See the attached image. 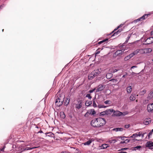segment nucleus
Wrapping results in <instances>:
<instances>
[{
    "label": "nucleus",
    "mask_w": 153,
    "mask_h": 153,
    "mask_svg": "<svg viewBox=\"0 0 153 153\" xmlns=\"http://www.w3.org/2000/svg\"><path fill=\"white\" fill-rule=\"evenodd\" d=\"M113 76V74L111 73H108L106 76V78L108 79H110Z\"/></svg>",
    "instance_id": "obj_23"
},
{
    "label": "nucleus",
    "mask_w": 153,
    "mask_h": 153,
    "mask_svg": "<svg viewBox=\"0 0 153 153\" xmlns=\"http://www.w3.org/2000/svg\"><path fill=\"white\" fill-rule=\"evenodd\" d=\"M131 35L130 34H128V36L127 37V38L126 39V41H125V42H124V43L126 44L128 42V41L131 37Z\"/></svg>",
    "instance_id": "obj_37"
},
{
    "label": "nucleus",
    "mask_w": 153,
    "mask_h": 153,
    "mask_svg": "<svg viewBox=\"0 0 153 153\" xmlns=\"http://www.w3.org/2000/svg\"><path fill=\"white\" fill-rule=\"evenodd\" d=\"M89 111L91 112L90 114L94 115L96 114V111L94 109H91L88 110Z\"/></svg>",
    "instance_id": "obj_25"
},
{
    "label": "nucleus",
    "mask_w": 153,
    "mask_h": 153,
    "mask_svg": "<svg viewBox=\"0 0 153 153\" xmlns=\"http://www.w3.org/2000/svg\"><path fill=\"white\" fill-rule=\"evenodd\" d=\"M148 97L151 98L153 97V90L149 94Z\"/></svg>",
    "instance_id": "obj_34"
},
{
    "label": "nucleus",
    "mask_w": 153,
    "mask_h": 153,
    "mask_svg": "<svg viewBox=\"0 0 153 153\" xmlns=\"http://www.w3.org/2000/svg\"><path fill=\"white\" fill-rule=\"evenodd\" d=\"M147 110L149 112H153V103L149 104L147 105Z\"/></svg>",
    "instance_id": "obj_4"
},
{
    "label": "nucleus",
    "mask_w": 153,
    "mask_h": 153,
    "mask_svg": "<svg viewBox=\"0 0 153 153\" xmlns=\"http://www.w3.org/2000/svg\"><path fill=\"white\" fill-rule=\"evenodd\" d=\"M91 114V112L89 111L88 110L87 112L85 114L84 117H88L90 114Z\"/></svg>",
    "instance_id": "obj_29"
},
{
    "label": "nucleus",
    "mask_w": 153,
    "mask_h": 153,
    "mask_svg": "<svg viewBox=\"0 0 153 153\" xmlns=\"http://www.w3.org/2000/svg\"><path fill=\"white\" fill-rule=\"evenodd\" d=\"M130 141V140L129 139H126L125 140V142H126V143H129Z\"/></svg>",
    "instance_id": "obj_55"
},
{
    "label": "nucleus",
    "mask_w": 153,
    "mask_h": 153,
    "mask_svg": "<svg viewBox=\"0 0 153 153\" xmlns=\"http://www.w3.org/2000/svg\"><path fill=\"white\" fill-rule=\"evenodd\" d=\"M82 100H80L78 101V104L75 105V108L78 109L81 108L82 106Z\"/></svg>",
    "instance_id": "obj_7"
},
{
    "label": "nucleus",
    "mask_w": 153,
    "mask_h": 153,
    "mask_svg": "<svg viewBox=\"0 0 153 153\" xmlns=\"http://www.w3.org/2000/svg\"><path fill=\"white\" fill-rule=\"evenodd\" d=\"M139 73H137V74H136V73H134V72H132L131 73V74L132 75H134V74H139Z\"/></svg>",
    "instance_id": "obj_61"
},
{
    "label": "nucleus",
    "mask_w": 153,
    "mask_h": 153,
    "mask_svg": "<svg viewBox=\"0 0 153 153\" xmlns=\"http://www.w3.org/2000/svg\"><path fill=\"white\" fill-rule=\"evenodd\" d=\"M128 149V148H122L121 149H120L119 150H118V151H124V150H127V149Z\"/></svg>",
    "instance_id": "obj_42"
},
{
    "label": "nucleus",
    "mask_w": 153,
    "mask_h": 153,
    "mask_svg": "<svg viewBox=\"0 0 153 153\" xmlns=\"http://www.w3.org/2000/svg\"><path fill=\"white\" fill-rule=\"evenodd\" d=\"M115 137L118 138H121L122 140H124V138H127L128 137H126V136L122 137L121 136H118L117 137Z\"/></svg>",
    "instance_id": "obj_31"
},
{
    "label": "nucleus",
    "mask_w": 153,
    "mask_h": 153,
    "mask_svg": "<svg viewBox=\"0 0 153 153\" xmlns=\"http://www.w3.org/2000/svg\"><path fill=\"white\" fill-rule=\"evenodd\" d=\"M4 6V5H1L0 6V9H2V7H3Z\"/></svg>",
    "instance_id": "obj_63"
},
{
    "label": "nucleus",
    "mask_w": 153,
    "mask_h": 153,
    "mask_svg": "<svg viewBox=\"0 0 153 153\" xmlns=\"http://www.w3.org/2000/svg\"><path fill=\"white\" fill-rule=\"evenodd\" d=\"M140 50L137 49L134 51L133 53L134 54V55L137 54L138 53H139Z\"/></svg>",
    "instance_id": "obj_35"
},
{
    "label": "nucleus",
    "mask_w": 153,
    "mask_h": 153,
    "mask_svg": "<svg viewBox=\"0 0 153 153\" xmlns=\"http://www.w3.org/2000/svg\"><path fill=\"white\" fill-rule=\"evenodd\" d=\"M100 48H99L97 51V52L96 53H95V55H97V54H99L100 52V51H98V50H100Z\"/></svg>",
    "instance_id": "obj_47"
},
{
    "label": "nucleus",
    "mask_w": 153,
    "mask_h": 153,
    "mask_svg": "<svg viewBox=\"0 0 153 153\" xmlns=\"http://www.w3.org/2000/svg\"><path fill=\"white\" fill-rule=\"evenodd\" d=\"M126 143V142H125V140L123 141H121L120 142V144H123V143Z\"/></svg>",
    "instance_id": "obj_57"
},
{
    "label": "nucleus",
    "mask_w": 153,
    "mask_h": 153,
    "mask_svg": "<svg viewBox=\"0 0 153 153\" xmlns=\"http://www.w3.org/2000/svg\"><path fill=\"white\" fill-rule=\"evenodd\" d=\"M120 51H121L122 52V54L124 52V51L125 49H122L121 50H120Z\"/></svg>",
    "instance_id": "obj_56"
},
{
    "label": "nucleus",
    "mask_w": 153,
    "mask_h": 153,
    "mask_svg": "<svg viewBox=\"0 0 153 153\" xmlns=\"http://www.w3.org/2000/svg\"><path fill=\"white\" fill-rule=\"evenodd\" d=\"M123 128H114L113 129V130H114V131H123Z\"/></svg>",
    "instance_id": "obj_24"
},
{
    "label": "nucleus",
    "mask_w": 153,
    "mask_h": 153,
    "mask_svg": "<svg viewBox=\"0 0 153 153\" xmlns=\"http://www.w3.org/2000/svg\"><path fill=\"white\" fill-rule=\"evenodd\" d=\"M122 55V52L120 51V50L117 51L114 54L113 57H115L117 56H120Z\"/></svg>",
    "instance_id": "obj_8"
},
{
    "label": "nucleus",
    "mask_w": 153,
    "mask_h": 153,
    "mask_svg": "<svg viewBox=\"0 0 153 153\" xmlns=\"http://www.w3.org/2000/svg\"><path fill=\"white\" fill-rule=\"evenodd\" d=\"M114 110L113 109H111L107 110L105 111L106 115H110L113 112Z\"/></svg>",
    "instance_id": "obj_12"
},
{
    "label": "nucleus",
    "mask_w": 153,
    "mask_h": 153,
    "mask_svg": "<svg viewBox=\"0 0 153 153\" xmlns=\"http://www.w3.org/2000/svg\"><path fill=\"white\" fill-rule=\"evenodd\" d=\"M92 71L91 73L88 76V79L89 80H91L93 79L95 77L94 74Z\"/></svg>",
    "instance_id": "obj_11"
},
{
    "label": "nucleus",
    "mask_w": 153,
    "mask_h": 153,
    "mask_svg": "<svg viewBox=\"0 0 153 153\" xmlns=\"http://www.w3.org/2000/svg\"><path fill=\"white\" fill-rule=\"evenodd\" d=\"M135 21L136 22H137V21H142V20L140 17L138 19H137Z\"/></svg>",
    "instance_id": "obj_51"
},
{
    "label": "nucleus",
    "mask_w": 153,
    "mask_h": 153,
    "mask_svg": "<svg viewBox=\"0 0 153 153\" xmlns=\"http://www.w3.org/2000/svg\"><path fill=\"white\" fill-rule=\"evenodd\" d=\"M95 90V88L93 89H92V90H90V91H88V92L89 93H92L93 92L94 90Z\"/></svg>",
    "instance_id": "obj_46"
},
{
    "label": "nucleus",
    "mask_w": 153,
    "mask_h": 153,
    "mask_svg": "<svg viewBox=\"0 0 153 153\" xmlns=\"http://www.w3.org/2000/svg\"><path fill=\"white\" fill-rule=\"evenodd\" d=\"M130 59V57L128 55L127 56H126L124 59L125 61H127Z\"/></svg>",
    "instance_id": "obj_38"
},
{
    "label": "nucleus",
    "mask_w": 153,
    "mask_h": 153,
    "mask_svg": "<svg viewBox=\"0 0 153 153\" xmlns=\"http://www.w3.org/2000/svg\"><path fill=\"white\" fill-rule=\"evenodd\" d=\"M146 134V133H144L143 134H142V135H141V136H142V137H144V135Z\"/></svg>",
    "instance_id": "obj_60"
},
{
    "label": "nucleus",
    "mask_w": 153,
    "mask_h": 153,
    "mask_svg": "<svg viewBox=\"0 0 153 153\" xmlns=\"http://www.w3.org/2000/svg\"><path fill=\"white\" fill-rule=\"evenodd\" d=\"M152 133L150 131V132L148 134V137L149 138H150V136L151 135H152Z\"/></svg>",
    "instance_id": "obj_48"
},
{
    "label": "nucleus",
    "mask_w": 153,
    "mask_h": 153,
    "mask_svg": "<svg viewBox=\"0 0 153 153\" xmlns=\"http://www.w3.org/2000/svg\"><path fill=\"white\" fill-rule=\"evenodd\" d=\"M108 39H109L108 38H106L104 40H103L101 41H100L97 44H96V45H100V44H102L104 42H107L108 40Z\"/></svg>",
    "instance_id": "obj_17"
},
{
    "label": "nucleus",
    "mask_w": 153,
    "mask_h": 153,
    "mask_svg": "<svg viewBox=\"0 0 153 153\" xmlns=\"http://www.w3.org/2000/svg\"><path fill=\"white\" fill-rule=\"evenodd\" d=\"M123 29H119L117 31L120 33L123 30Z\"/></svg>",
    "instance_id": "obj_53"
},
{
    "label": "nucleus",
    "mask_w": 153,
    "mask_h": 153,
    "mask_svg": "<svg viewBox=\"0 0 153 153\" xmlns=\"http://www.w3.org/2000/svg\"><path fill=\"white\" fill-rule=\"evenodd\" d=\"M142 135V132L140 131L139 132H137L136 133L132 135L131 136L130 138H133V137H136L139 136L140 137Z\"/></svg>",
    "instance_id": "obj_9"
},
{
    "label": "nucleus",
    "mask_w": 153,
    "mask_h": 153,
    "mask_svg": "<svg viewBox=\"0 0 153 153\" xmlns=\"http://www.w3.org/2000/svg\"><path fill=\"white\" fill-rule=\"evenodd\" d=\"M92 72L94 73L95 77L98 75L100 73L98 70H94Z\"/></svg>",
    "instance_id": "obj_16"
},
{
    "label": "nucleus",
    "mask_w": 153,
    "mask_h": 153,
    "mask_svg": "<svg viewBox=\"0 0 153 153\" xmlns=\"http://www.w3.org/2000/svg\"><path fill=\"white\" fill-rule=\"evenodd\" d=\"M117 30H118V29L116 27V28L114 30H113L111 33H110L109 34V35H111V34H112V33H113L114 32H115V31H116Z\"/></svg>",
    "instance_id": "obj_49"
},
{
    "label": "nucleus",
    "mask_w": 153,
    "mask_h": 153,
    "mask_svg": "<svg viewBox=\"0 0 153 153\" xmlns=\"http://www.w3.org/2000/svg\"><path fill=\"white\" fill-rule=\"evenodd\" d=\"M110 101L109 100H107L106 101L104 102V103L106 104H109V102Z\"/></svg>",
    "instance_id": "obj_52"
},
{
    "label": "nucleus",
    "mask_w": 153,
    "mask_h": 153,
    "mask_svg": "<svg viewBox=\"0 0 153 153\" xmlns=\"http://www.w3.org/2000/svg\"><path fill=\"white\" fill-rule=\"evenodd\" d=\"M118 71V70L117 69H115L113 71V72L114 73H115V72H117Z\"/></svg>",
    "instance_id": "obj_59"
},
{
    "label": "nucleus",
    "mask_w": 153,
    "mask_h": 153,
    "mask_svg": "<svg viewBox=\"0 0 153 153\" xmlns=\"http://www.w3.org/2000/svg\"><path fill=\"white\" fill-rule=\"evenodd\" d=\"M126 43H124L122 44V45H121L120 44L118 45L119 47L120 48H124V47L125 46L124 44H125Z\"/></svg>",
    "instance_id": "obj_41"
},
{
    "label": "nucleus",
    "mask_w": 153,
    "mask_h": 153,
    "mask_svg": "<svg viewBox=\"0 0 153 153\" xmlns=\"http://www.w3.org/2000/svg\"><path fill=\"white\" fill-rule=\"evenodd\" d=\"M70 101V99L68 98H66V100L64 102V105H68Z\"/></svg>",
    "instance_id": "obj_22"
},
{
    "label": "nucleus",
    "mask_w": 153,
    "mask_h": 153,
    "mask_svg": "<svg viewBox=\"0 0 153 153\" xmlns=\"http://www.w3.org/2000/svg\"><path fill=\"white\" fill-rule=\"evenodd\" d=\"M105 88V87L103 85L101 84L99 85L98 86V88L97 89L96 92H98L103 90Z\"/></svg>",
    "instance_id": "obj_5"
},
{
    "label": "nucleus",
    "mask_w": 153,
    "mask_h": 153,
    "mask_svg": "<svg viewBox=\"0 0 153 153\" xmlns=\"http://www.w3.org/2000/svg\"><path fill=\"white\" fill-rule=\"evenodd\" d=\"M60 117L62 119H64L65 117V115L63 112H61L60 113Z\"/></svg>",
    "instance_id": "obj_26"
},
{
    "label": "nucleus",
    "mask_w": 153,
    "mask_h": 153,
    "mask_svg": "<svg viewBox=\"0 0 153 153\" xmlns=\"http://www.w3.org/2000/svg\"><path fill=\"white\" fill-rule=\"evenodd\" d=\"M91 142L92 140H89L87 141V142L84 143V144L85 145H89L91 143Z\"/></svg>",
    "instance_id": "obj_33"
},
{
    "label": "nucleus",
    "mask_w": 153,
    "mask_h": 153,
    "mask_svg": "<svg viewBox=\"0 0 153 153\" xmlns=\"http://www.w3.org/2000/svg\"><path fill=\"white\" fill-rule=\"evenodd\" d=\"M92 104V101L87 100L85 102V105L87 106H89Z\"/></svg>",
    "instance_id": "obj_21"
},
{
    "label": "nucleus",
    "mask_w": 153,
    "mask_h": 153,
    "mask_svg": "<svg viewBox=\"0 0 153 153\" xmlns=\"http://www.w3.org/2000/svg\"><path fill=\"white\" fill-rule=\"evenodd\" d=\"M146 92V90L145 89H144L143 90L140 91V94L141 95H143Z\"/></svg>",
    "instance_id": "obj_27"
},
{
    "label": "nucleus",
    "mask_w": 153,
    "mask_h": 153,
    "mask_svg": "<svg viewBox=\"0 0 153 153\" xmlns=\"http://www.w3.org/2000/svg\"><path fill=\"white\" fill-rule=\"evenodd\" d=\"M113 33V34H112L111 37H112L113 36H117L120 33L117 31H115V32H114Z\"/></svg>",
    "instance_id": "obj_32"
},
{
    "label": "nucleus",
    "mask_w": 153,
    "mask_h": 153,
    "mask_svg": "<svg viewBox=\"0 0 153 153\" xmlns=\"http://www.w3.org/2000/svg\"><path fill=\"white\" fill-rule=\"evenodd\" d=\"M33 148H30L29 147H27L25 149H24V148L21 149H20L21 150L20 151V152H19V153L22 152L24 151H25V150H28L32 149Z\"/></svg>",
    "instance_id": "obj_20"
},
{
    "label": "nucleus",
    "mask_w": 153,
    "mask_h": 153,
    "mask_svg": "<svg viewBox=\"0 0 153 153\" xmlns=\"http://www.w3.org/2000/svg\"><path fill=\"white\" fill-rule=\"evenodd\" d=\"M146 42V44L143 43V45H149L153 43V37H149L147 38L145 41Z\"/></svg>",
    "instance_id": "obj_3"
},
{
    "label": "nucleus",
    "mask_w": 153,
    "mask_h": 153,
    "mask_svg": "<svg viewBox=\"0 0 153 153\" xmlns=\"http://www.w3.org/2000/svg\"><path fill=\"white\" fill-rule=\"evenodd\" d=\"M150 14H145L144 16H145V19H146L147 17L150 15Z\"/></svg>",
    "instance_id": "obj_44"
},
{
    "label": "nucleus",
    "mask_w": 153,
    "mask_h": 153,
    "mask_svg": "<svg viewBox=\"0 0 153 153\" xmlns=\"http://www.w3.org/2000/svg\"><path fill=\"white\" fill-rule=\"evenodd\" d=\"M64 99V97L63 98L61 96H59V97L57 96L56 97V99L55 101L56 105L58 107H59L62 105L63 102V99Z\"/></svg>",
    "instance_id": "obj_2"
},
{
    "label": "nucleus",
    "mask_w": 153,
    "mask_h": 153,
    "mask_svg": "<svg viewBox=\"0 0 153 153\" xmlns=\"http://www.w3.org/2000/svg\"><path fill=\"white\" fill-rule=\"evenodd\" d=\"M96 99V97H95L94 99L93 100V106L94 107H97V105L95 101V99Z\"/></svg>",
    "instance_id": "obj_30"
},
{
    "label": "nucleus",
    "mask_w": 153,
    "mask_h": 153,
    "mask_svg": "<svg viewBox=\"0 0 153 153\" xmlns=\"http://www.w3.org/2000/svg\"><path fill=\"white\" fill-rule=\"evenodd\" d=\"M86 97H88V99H91L92 98L90 94H88L86 96Z\"/></svg>",
    "instance_id": "obj_39"
},
{
    "label": "nucleus",
    "mask_w": 153,
    "mask_h": 153,
    "mask_svg": "<svg viewBox=\"0 0 153 153\" xmlns=\"http://www.w3.org/2000/svg\"><path fill=\"white\" fill-rule=\"evenodd\" d=\"M117 140L115 139H113V140H110L108 142L109 143L111 144V143H114L115 142H116Z\"/></svg>",
    "instance_id": "obj_28"
},
{
    "label": "nucleus",
    "mask_w": 153,
    "mask_h": 153,
    "mask_svg": "<svg viewBox=\"0 0 153 153\" xmlns=\"http://www.w3.org/2000/svg\"><path fill=\"white\" fill-rule=\"evenodd\" d=\"M104 115H106L105 111L101 112L99 114L100 116H103Z\"/></svg>",
    "instance_id": "obj_36"
},
{
    "label": "nucleus",
    "mask_w": 153,
    "mask_h": 153,
    "mask_svg": "<svg viewBox=\"0 0 153 153\" xmlns=\"http://www.w3.org/2000/svg\"><path fill=\"white\" fill-rule=\"evenodd\" d=\"M141 146H138L136 147H131V149L133 150L136 151L137 149L140 150V149L141 148Z\"/></svg>",
    "instance_id": "obj_15"
},
{
    "label": "nucleus",
    "mask_w": 153,
    "mask_h": 153,
    "mask_svg": "<svg viewBox=\"0 0 153 153\" xmlns=\"http://www.w3.org/2000/svg\"><path fill=\"white\" fill-rule=\"evenodd\" d=\"M130 57V58H131L132 57L134 56V54L132 53H131V54H130L129 55H128Z\"/></svg>",
    "instance_id": "obj_50"
},
{
    "label": "nucleus",
    "mask_w": 153,
    "mask_h": 153,
    "mask_svg": "<svg viewBox=\"0 0 153 153\" xmlns=\"http://www.w3.org/2000/svg\"><path fill=\"white\" fill-rule=\"evenodd\" d=\"M145 146L146 147H148L149 149H151L152 148H151L153 146L152 142V141H148L146 144Z\"/></svg>",
    "instance_id": "obj_6"
},
{
    "label": "nucleus",
    "mask_w": 153,
    "mask_h": 153,
    "mask_svg": "<svg viewBox=\"0 0 153 153\" xmlns=\"http://www.w3.org/2000/svg\"><path fill=\"white\" fill-rule=\"evenodd\" d=\"M109 146V145L108 144H103L101 146V149H105V148H106L108 147Z\"/></svg>",
    "instance_id": "obj_19"
},
{
    "label": "nucleus",
    "mask_w": 153,
    "mask_h": 153,
    "mask_svg": "<svg viewBox=\"0 0 153 153\" xmlns=\"http://www.w3.org/2000/svg\"><path fill=\"white\" fill-rule=\"evenodd\" d=\"M46 136L50 137H53L54 136V134L51 132H46L45 133Z\"/></svg>",
    "instance_id": "obj_13"
},
{
    "label": "nucleus",
    "mask_w": 153,
    "mask_h": 153,
    "mask_svg": "<svg viewBox=\"0 0 153 153\" xmlns=\"http://www.w3.org/2000/svg\"><path fill=\"white\" fill-rule=\"evenodd\" d=\"M106 122L105 118L99 117L93 119L91 121L90 124L93 127L99 128L105 125Z\"/></svg>",
    "instance_id": "obj_1"
},
{
    "label": "nucleus",
    "mask_w": 153,
    "mask_h": 153,
    "mask_svg": "<svg viewBox=\"0 0 153 153\" xmlns=\"http://www.w3.org/2000/svg\"><path fill=\"white\" fill-rule=\"evenodd\" d=\"M136 95L135 94L132 93L129 99L131 101H134L136 99Z\"/></svg>",
    "instance_id": "obj_14"
},
{
    "label": "nucleus",
    "mask_w": 153,
    "mask_h": 153,
    "mask_svg": "<svg viewBox=\"0 0 153 153\" xmlns=\"http://www.w3.org/2000/svg\"><path fill=\"white\" fill-rule=\"evenodd\" d=\"M150 34L151 36H152L153 34V30L151 31Z\"/></svg>",
    "instance_id": "obj_64"
},
{
    "label": "nucleus",
    "mask_w": 153,
    "mask_h": 153,
    "mask_svg": "<svg viewBox=\"0 0 153 153\" xmlns=\"http://www.w3.org/2000/svg\"><path fill=\"white\" fill-rule=\"evenodd\" d=\"M39 133H43V131L41 130H40L39 132H37V134H38Z\"/></svg>",
    "instance_id": "obj_58"
},
{
    "label": "nucleus",
    "mask_w": 153,
    "mask_h": 153,
    "mask_svg": "<svg viewBox=\"0 0 153 153\" xmlns=\"http://www.w3.org/2000/svg\"><path fill=\"white\" fill-rule=\"evenodd\" d=\"M118 153H128L126 152H118Z\"/></svg>",
    "instance_id": "obj_62"
},
{
    "label": "nucleus",
    "mask_w": 153,
    "mask_h": 153,
    "mask_svg": "<svg viewBox=\"0 0 153 153\" xmlns=\"http://www.w3.org/2000/svg\"><path fill=\"white\" fill-rule=\"evenodd\" d=\"M98 107L99 108H105L106 107L104 105H98Z\"/></svg>",
    "instance_id": "obj_40"
},
{
    "label": "nucleus",
    "mask_w": 153,
    "mask_h": 153,
    "mask_svg": "<svg viewBox=\"0 0 153 153\" xmlns=\"http://www.w3.org/2000/svg\"><path fill=\"white\" fill-rule=\"evenodd\" d=\"M109 81H112L113 82H117V80L116 79H112L110 80H109Z\"/></svg>",
    "instance_id": "obj_43"
},
{
    "label": "nucleus",
    "mask_w": 153,
    "mask_h": 153,
    "mask_svg": "<svg viewBox=\"0 0 153 153\" xmlns=\"http://www.w3.org/2000/svg\"><path fill=\"white\" fill-rule=\"evenodd\" d=\"M114 114V116H120L123 114V113L119 111H113Z\"/></svg>",
    "instance_id": "obj_10"
},
{
    "label": "nucleus",
    "mask_w": 153,
    "mask_h": 153,
    "mask_svg": "<svg viewBox=\"0 0 153 153\" xmlns=\"http://www.w3.org/2000/svg\"><path fill=\"white\" fill-rule=\"evenodd\" d=\"M130 127V125L129 124H128L127 125H125V128H128Z\"/></svg>",
    "instance_id": "obj_45"
},
{
    "label": "nucleus",
    "mask_w": 153,
    "mask_h": 153,
    "mask_svg": "<svg viewBox=\"0 0 153 153\" xmlns=\"http://www.w3.org/2000/svg\"><path fill=\"white\" fill-rule=\"evenodd\" d=\"M142 21L145 19V16L143 15V16L141 17Z\"/></svg>",
    "instance_id": "obj_54"
},
{
    "label": "nucleus",
    "mask_w": 153,
    "mask_h": 153,
    "mask_svg": "<svg viewBox=\"0 0 153 153\" xmlns=\"http://www.w3.org/2000/svg\"><path fill=\"white\" fill-rule=\"evenodd\" d=\"M126 90L128 93L130 94L132 91V88L131 86L128 87L126 88Z\"/></svg>",
    "instance_id": "obj_18"
}]
</instances>
